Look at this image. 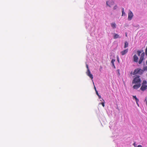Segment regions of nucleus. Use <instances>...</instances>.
Instances as JSON below:
<instances>
[{
    "instance_id": "2f4dec72",
    "label": "nucleus",
    "mask_w": 147,
    "mask_h": 147,
    "mask_svg": "<svg viewBox=\"0 0 147 147\" xmlns=\"http://www.w3.org/2000/svg\"><path fill=\"white\" fill-rule=\"evenodd\" d=\"M94 88L95 90L96 89V88L95 86H94Z\"/></svg>"
},
{
    "instance_id": "bb28decb",
    "label": "nucleus",
    "mask_w": 147,
    "mask_h": 147,
    "mask_svg": "<svg viewBox=\"0 0 147 147\" xmlns=\"http://www.w3.org/2000/svg\"><path fill=\"white\" fill-rule=\"evenodd\" d=\"M98 96V98H101V96L100 95H99V96Z\"/></svg>"
},
{
    "instance_id": "a878e982",
    "label": "nucleus",
    "mask_w": 147,
    "mask_h": 147,
    "mask_svg": "<svg viewBox=\"0 0 147 147\" xmlns=\"http://www.w3.org/2000/svg\"><path fill=\"white\" fill-rule=\"evenodd\" d=\"M116 7H117V6H114V8H113L114 9H116Z\"/></svg>"
},
{
    "instance_id": "5701e85b",
    "label": "nucleus",
    "mask_w": 147,
    "mask_h": 147,
    "mask_svg": "<svg viewBox=\"0 0 147 147\" xmlns=\"http://www.w3.org/2000/svg\"><path fill=\"white\" fill-rule=\"evenodd\" d=\"M86 68L87 69V70H88V69H89V68H88V65L87 64H86Z\"/></svg>"
},
{
    "instance_id": "ddd939ff",
    "label": "nucleus",
    "mask_w": 147,
    "mask_h": 147,
    "mask_svg": "<svg viewBox=\"0 0 147 147\" xmlns=\"http://www.w3.org/2000/svg\"><path fill=\"white\" fill-rule=\"evenodd\" d=\"M111 26L113 28H116V24L115 23L111 24Z\"/></svg>"
},
{
    "instance_id": "a211bd4d",
    "label": "nucleus",
    "mask_w": 147,
    "mask_h": 147,
    "mask_svg": "<svg viewBox=\"0 0 147 147\" xmlns=\"http://www.w3.org/2000/svg\"><path fill=\"white\" fill-rule=\"evenodd\" d=\"M146 84H147L146 81L145 80H144L143 81V83L142 84L146 85Z\"/></svg>"
},
{
    "instance_id": "f03ea898",
    "label": "nucleus",
    "mask_w": 147,
    "mask_h": 147,
    "mask_svg": "<svg viewBox=\"0 0 147 147\" xmlns=\"http://www.w3.org/2000/svg\"><path fill=\"white\" fill-rule=\"evenodd\" d=\"M133 17V13L130 10H129L128 13V20H131Z\"/></svg>"
},
{
    "instance_id": "7ed1b4c3",
    "label": "nucleus",
    "mask_w": 147,
    "mask_h": 147,
    "mask_svg": "<svg viewBox=\"0 0 147 147\" xmlns=\"http://www.w3.org/2000/svg\"><path fill=\"white\" fill-rule=\"evenodd\" d=\"M144 55L145 53L144 52L142 53L141 54L140 58L139 61H138V63L139 64H140L142 63V61L144 60Z\"/></svg>"
},
{
    "instance_id": "4be33fe9",
    "label": "nucleus",
    "mask_w": 147,
    "mask_h": 147,
    "mask_svg": "<svg viewBox=\"0 0 147 147\" xmlns=\"http://www.w3.org/2000/svg\"><path fill=\"white\" fill-rule=\"evenodd\" d=\"M112 64V66H113V67H114V68H115V65L114 63Z\"/></svg>"
},
{
    "instance_id": "473e14b6",
    "label": "nucleus",
    "mask_w": 147,
    "mask_h": 147,
    "mask_svg": "<svg viewBox=\"0 0 147 147\" xmlns=\"http://www.w3.org/2000/svg\"><path fill=\"white\" fill-rule=\"evenodd\" d=\"M95 91H96H96H97L96 89H95Z\"/></svg>"
},
{
    "instance_id": "7c9ffc66",
    "label": "nucleus",
    "mask_w": 147,
    "mask_h": 147,
    "mask_svg": "<svg viewBox=\"0 0 147 147\" xmlns=\"http://www.w3.org/2000/svg\"><path fill=\"white\" fill-rule=\"evenodd\" d=\"M117 60H118V61L119 62V58H118Z\"/></svg>"
},
{
    "instance_id": "cd10ccee",
    "label": "nucleus",
    "mask_w": 147,
    "mask_h": 147,
    "mask_svg": "<svg viewBox=\"0 0 147 147\" xmlns=\"http://www.w3.org/2000/svg\"><path fill=\"white\" fill-rule=\"evenodd\" d=\"M134 146L135 147H136V144H135V143H134Z\"/></svg>"
},
{
    "instance_id": "c85d7f7f",
    "label": "nucleus",
    "mask_w": 147,
    "mask_h": 147,
    "mask_svg": "<svg viewBox=\"0 0 147 147\" xmlns=\"http://www.w3.org/2000/svg\"><path fill=\"white\" fill-rule=\"evenodd\" d=\"M145 68L144 69L145 70L146 69L147 70V67H145Z\"/></svg>"
},
{
    "instance_id": "1a4fd4ad",
    "label": "nucleus",
    "mask_w": 147,
    "mask_h": 147,
    "mask_svg": "<svg viewBox=\"0 0 147 147\" xmlns=\"http://www.w3.org/2000/svg\"><path fill=\"white\" fill-rule=\"evenodd\" d=\"M114 36V38H120L121 37L119 36V35L115 33Z\"/></svg>"
},
{
    "instance_id": "f3484780",
    "label": "nucleus",
    "mask_w": 147,
    "mask_h": 147,
    "mask_svg": "<svg viewBox=\"0 0 147 147\" xmlns=\"http://www.w3.org/2000/svg\"><path fill=\"white\" fill-rule=\"evenodd\" d=\"M137 52L138 55L139 56L140 55V53H141V51L138 50L137 51Z\"/></svg>"
},
{
    "instance_id": "20e7f679",
    "label": "nucleus",
    "mask_w": 147,
    "mask_h": 147,
    "mask_svg": "<svg viewBox=\"0 0 147 147\" xmlns=\"http://www.w3.org/2000/svg\"><path fill=\"white\" fill-rule=\"evenodd\" d=\"M86 74L92 80V79L93 78V75L91 74L89 69H88V70H87V71L86 72Z\"/></svg>"
},
{
    "instance_id": "412c9836",
    "label": "nucleus",
    "mask_w": 147,
    "mask_h": 147,
    "mask_svg": "<svg viewBox=\"0 0 147 147\" xmlns=\"http://www.w3.org/2000/svg\"><path fill=\"white\" fill-rule=\"evenodd\" d=\"M108 3H109V1H107V2H106V4L108 6H109V7H110L111 6H110L108 4Z\"/></svg>"
},
{
    "instance_id": "423d86ee",
    "label": "nucleus",
    "mask_w": 147,
    "mask_h": 147,
    "mask_svg": "<svg viewBox=\"0 0 147 147\" xmlns=\"http://www.w3.org/2000/svg\"><path fill=\"white\" fill-rule=\"evenodd\" d=\"M136 85H134L133 86V88L134 89H137L140 87L141 86V84H135Z\"/></svg>"
},
{
    "instance_id": "aec40b11",
    "label": "nucleus",
    "mask_w": 147,
    "mask_h": 147,
    "mask_svg": "<svg viewBox=\"0 0 147 147\" xmlns=\"http://www.w3.org/2000/svg\"><path fill=\"white\" fill-rule=\"evenodd\" d=\"M145 54L147 56V46L145 50Z\"/></svg>"
},
{
    "instance_id": "72a5a7b5",
    "label": "nucleus",
    "mask_w": 147,
    "mask_h": 147,
    "mask_svg": "<svg viewBox=\"0 0 147 147\" xmlns=\"http://www.w3.org/2000/svg\"><path fill=\"white\" fill-rule=\"evenodd\" d=\"M146 64H147V61H146Z\"/></svg>"
},
{
    "instance_id": "4468645a",
    "label": "nucleus",
    "mask_w": 147,
    "mask_h": 147,
    "mask_svg": "<svg viewBox=\"0 0 147 147\" xmlns=\"http://www.w3.org/2000/svg\"><path fill=\"white\" fill-rule=\"evenodd\" d=\"M128 44L127 42H125V45L124 46V48H126L128 47Z\"/></svg>"
},
{
    "instance_id": "6ab92c4d",
    "label": "nucleus",
    "mask_w": 147,
    "mask_h": 147,
    "mask_svg": "<svg viewBox=\"0 0 147 147\" xmlns=\"http://www.w3.org/2000/svg\"><path fill=\"white\" fill-rule=\"evenodd\" d=\"M115 60L114 59H112L111 61V63L112 64L114 63L115 61Z\"/></svg>"
},
{
    "instance_id": "39448f33",
    "label": "nucleus",
    "mask_w": 147,
    "mask_h": 147,
    "mask_svg": "<svg viewBox=\"0 0 147 147\" xmlns=\"http://www.w3.org/2000/svg\"><path fill=\"white\" fill-rule=\"evenodd\" d=\"M147 89V86L146 85L142 84L140 88V89L143 91Z\"/></svg>"
},
{
    "instance_id": "2eb2a0df",
    "label": "nucleus",
    "mask_w": 147,
    "mask_h": 147,
    "mask_svg": "<svg viewBox=\"0 0 147 147\" xmlns=\"http://www.w3.org/2000/svg\"><path fill=\"white\" fill-rule=\"evenodd\" d=\"M103 102H101V103H99V104H101L102 106L103 107H105V101H104V100L103 99Z\"/></svg>"
},
{
    "instance_id": "9d476101",
    "label": "nucleus",
    "mask_w": 147,
    "mask_h": 147,
    "mask_svg": "<svg viewBox=\"0 0 147 147\" xmlns=\"http://www.w3.org/2000/svg\"><path fill=\"white\" fill-rule=\"evenodd\" d=\"M133 98H134L135 99V100H136V101L137 103V105H138V106H139V105L138 104V102L139 101V100L137 98L136 96H133Z\"/></svg>"
},
{
    "instance_id": "c756f323",
    "label": "nucleus",
    "mask_w": 147,
    "mask_h": 147,
    "mask_svg": "<svg viewBox=\"0 0 147 147\" xmlns=\"http://www.w3.org/2000/svg\"><path fill=\"white\" fill-rule=\"evenodd\" d=\"M125 36L126 37L127 36V34L126 32L125 33Z\"/></svg>"
},
{
    "instance_id": "dca6fc26",
    "label": "nucleus",
    "mask_w": 147,
    "mask_h": 147,
    "mask_svg": "<svg viewBox=\"0 0 147 147\" xmlns=\"http://www.w3.org/2000/svg\"><path fill=\"white\" fill-rule=\"evenodd\" d=\"M122 16L124 15L125 14V13L124 12V8H123L122 9Z\"/></svg>"
},
{
    "instance_id": "b1692460",
    "label": "nucleus",
    "mask_w": 147,
    "mask_h": 147,
    "mask_svg": "<svg viewBox=\"0 0 147 147\" xmlns=\"http://www.w3.org/2000/svg\"><path fill=\"white\" fill-rule=\"evenodd\" d=\"M96 94L98 96H99V94L98 93V92L97 91H96Z\"/></svg>"
},
{
    "instance_id": "393cba45",
    "label": "nucleus",
    "mask_w": 147,
    "mask_h": 147,
    "mask_svg": "<svg viewBox=\"0 0 147 147\" xmlns=\"http://www.w3.org/2000/svg\"><path fill=\"white\" fill-rule=\"evenodd\" d=\"M137 147H143L141 145H138V146Z\"/></svg>"
},
{
    "instance_id": "f257e3e1",
    "label": "nucleus",
    "mask_w": 147,
    "mask_h": 147,
    "mask_svg": "<svg viewBox=\"0 0 147 147\" xmlns=\"http://www.w3.org/2000/svg\"><path fill=\"white\" fill-rule=\"evenodd\" d=\"M141 80L139 76H136L133 80L132 83L135 84H141Z\"/></svg>"
},
{
    "instance_id": "0eeeda50",
    "label": "nucleus",
    "mask_w": 147,
    "mask_h": 147,
    "mask_svg": "<svg viewBox=\"0 0 147 147\" xmlns=\"http://www.w3.org/2000/svg\"><path fill=\"white\" fill-rule=\"evenodd\" d=\"M128 51V49H126L123 51H121V53L122 55H123L126 54L127 53Z\"/></svg>"
},
{
    "instance_id": "f8f14e48",
    "label": "nucleus",
    "mask_w": 147,
    "mask_h": 147,
    "mask_svg": "<svg viewBox=\"0 0 147 147\" xmlns=\"http://www.w3.org/2000/svg\"><path fill=\"white\" fill-rule=\"evenodd\" d=\"M137 71H138L137 69H135L133 72V75H135L137 74H138V72Z\"/></svg>"
},
{
    "instance_id": "9b49d317",
    "label": "nucleus",
    "mask_w": 147,
    "mask_h": 147,
    "mask_svg": "<svg viewBox=\"0 0 147 147\" xmlns=\"http://www.w3.org/2000/svg\"><path fill=\"white\" fill-rule=\"evenodd\" d=\"M137 69H138V74H141L142 73V70L141 69H139V68H137Z\"/></svg>"
},
{
    "instance_id": "6e6552de",
    "label": "nucleus",
    "mask_w": 147,
    "mask_h": 147,
    "mask_svg": "<svg viewBox=\"0 0 147 147\" xmlns=\"http://www.w3.org/2000/svg\"><path fill=\"white\" fill-rule=\"evenodd\" d=\"M133 59L134 61L137 62H138V58L136 55H135L133 57Z\"/></svg>"
}]
</instances>
